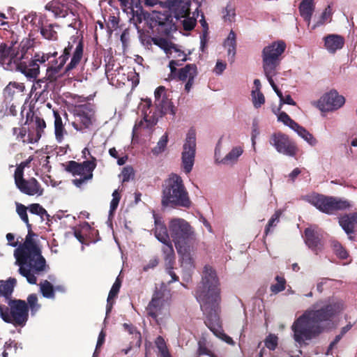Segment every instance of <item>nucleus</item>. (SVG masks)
<instances>
[{
    "mask_svg": "<svg viewBox=\"0 0 357 357\" xmlns=\"http://www.w3.org/2000/svg\"><path fill=\"white\" fill-rule=\"evenodd\" d=\"M162 49L169 58H172L169 63L170 76H173L176 72V67L181 66L180 62L187 61V54L179 47L166 40H160L157 43Z\"/></svg>",
    "mask_w": 357,
    "mask_h": 357,
    "instance_id": "obj_14",
    "label": "nucleus"
},
{
    "mask_svg": "<svg viewBox=\"0 0 357 357\" xmlns=\"http://www.w3.org/2000/svg\"><path fill=\"white\" fill-rule=\"evenodd\" d=\"M30 213L40 217L42 220H49V214L47 211L39 204H31L28 206Z\"/></svg>",
    "mask_w": 357,
    "mask_h": 357,
    "instance_id": "obj_41",
    "label": "nucleus"
},
{
    "mask_svg": "<svg viewBox=\"0 0 357 357\" xmlns=\"http://www.w3.org/2000/svg\"><path fill=\"white\" fill-rule=\"evenodd\" d=\"M121 199V194L119 190H115L112 193V199L110 202L109 214L112 215L117 208L119 201Z\"/></svg>",
    "mask_w": 357,
    "mask_h": 357,
    "instance_id": "obj_53",
    "label": "nucleus"
},
{
    "mask_svg": "<svg viewBox=\"0 0 357 357\" xmlns=\"http://www.w3.org/2000/svg\"><path fill=\"white\" fill-rule=\"evenodd\" d=\"M225 68L226 63L221 61H218L214 68V72L217 75H221L222 72L225 70Z\"/></svg>",
    "mask_w": 357,
    "mask_h": 357,
    "instance_id": "obj_62",
    "label": "nucleus"
},
{
    "mask_svg": "<svg viewBox=\"0 0 357 357\" xmlns=\"http://www.w3.org/2000/svg\"><path fill=\"white\" fill-rule=\"evenodd\" d=\"M168 141V135L165 133L158 141L157 146L152 150V152L155 155H158L163 152L167 146Z\"/></svg>",
    "mask_w": 357,
    "mask_h": 357,
    "instance_id": "obj_47",
    "label": "nucleus"
},
{
    "mask_svg": "<svg viewBox=\"0 0 357 357\" xmlns=\"http://www.w3.org/2000/svg\"><path fill=\"white\" fill-rule=\"evenodd\" d=\"M97 233V231L91 229V226L88 222H84L81 225L80 230H75L74 231L75 237L78 241L82 245H89L90 243H96V241L91 239V235H94Z\"/></svg>",
    "mask_w": 357,
    "mask_h": 357,
    "instance_id": "obj_23",
    "label": "nucleus"
},
{
    "mask_svg": "<svg viewBox=\"0 0 357 357\" xmlns=\"http://www.w3.org/2000/svg\"><path fill=\"white\" fill-rule=\"evenodd\" d=\"M332 15V10L331 8L328 6L325 8L324 12L322 13L319 20L317 22V26H319L324 23L328 22L331 20Z\"/></svg>",
    "mask_w": 357,
    "mask_h": 357,
    "instance_id": "obj_55",
    "label": "nucleus"
},
{
    "mask_svg": "<svg viewBox=\"0 0 357 357\" xmlns=\"http://www.w3.org/2000/svg\"><path fill=\"white\" fill-rule=\"evenodd\" d=\"M264 344L266 348L273 351L277 348L278 346V337L273 334H269L268 337L264 340Z\"/></svg>",
    "mask_w": 357,
    "mask_h": 357,
    "instance_id": "obj_57",
    "label": "nucleus"
},
{
    "mask_svg": "<svg viewBox=\"0 0 357 357\" xmlns=\"http://www.w3.org/2000/svg\"><path fill=\"white\" fill-rule=\"evenodd\" d=\"M28 310H30L31 314H35L40 308V305L38 303V296L36 294H31L27 297Z\"/></svg>",
    "mask_w": 357,
    "mask_h": 357,
    "instance_id": "obj_43",
    "label": "nucleus"
},
{
    "mask_svg": "<svg viewBox=\"0 0 357 357\" xmlns=\"http://www.w3.org/2000/svg\"><path fill=\"white\" fill-rule=\"evenodd\" d=\"M57 25L49 24L41 28L40 33L42 36L48 40H56L57 38Z\"/></svg>",
    "mask_w": 357,
    "mask_h": 357,
    "instance_id": "obj_40",
    "label": "nucleus"
},
{
    "mask_svg": "<svg viewBox=\"0 0 357 357\" xmlns=\"http://www.w3.org/2000/svg\"><path fill=\"white\" fill-rule=\"evenodd\" d=\"M154 220V234L155 238L165 245L188 244L193 242L197 237L194 228L185 219L174 218L168 222V229L161 215L152 212Z\"/></svg>",
    "mask_w": 357,
    "mask_h": 357,
    "instance_id": "obj_3",
    "label": "nucleus"
},
{
    "mask_svg": "<svg viewBox=\"0 0 357 357\" xmlns=\"http://www.w3.org/2000/svg\"><path fill=\"white\" fill-rule=\"evenodd\" d=\"M243 151L244 147L243 145L234 146L222 158L221 162L225 165H234L237 162L239 157L243 154Z\"/></svg>",
    "mask_w": 357,
    "mask_h": 357,
    "instance_id": "obj_29",
    "label": "nucleus"
},
{
    "mask_svg": "<svg viewBox=\"0 0 357 357\" xmlns=\"http://www.w3.org/2000/svg\"><path fill=\"white\" fill-rule=\"evenodd\" d=\"M270 85L280 98V107L281 108L283 104H287L290 105H296V102L291 98L290 95L283 96L282 93L279 90L276 84H275L273 79L268 80Z\"/></svg>",
    "mask_w": 357,
    "mask_h": 357,
    "instance_id": "obj_35",
    "label": "nucleus"
},
{
    "mask_svg": "<svg viewBox=\"0 0 357 357\" xmlns=\"http://www.w3.org/2000/svg\"><path fill=\"white\" fill-rule=\"evenodd\" d=\"M345 103V98L335 90L324 93L316 105L322 112L335 111L341 108Z\"/></svg>",
    "mask_w": 357,
    "mask_h": 357,
    "instance_id": "obj_16",
    "label": "nucleus"
},
{
    "mask_svg": "<svg viewBox=\"0 0 357 357\" xmlns=\"http://www.w3.org/2000/svg\"><path fill=\"white\" fill-rule=\"evenodd\" d=\"M73 50V57L69 64L66 66V70L68 71L75 68L78 63L80 62L83 55V43L82 40L76 37H73L66 47L63 50V54L59 58V64L57 66H50L47 68V75L49 79H52L54 78L56 74H57L60 69L63 66L68 60L70 52Z\"/></svg>",
    "mask_w": 357,
    "mask_h": 357,
    "instance_id": "obj_7",
    "label": "nucleus"
},
{
    "mask_svg": "<svg viewBox=\"0 0 357 357\" xmlns=\"http://www.w3.org/2000/svg\"><path fill=\"white\" fill-rule=\"evenodd\" d=\"M236 34L233 31H231L224 42V47L227 51L229 58L233 59L236 54Z\"/></svg>",
    "mask_w": 357,
    "mask_h": 357,
    "instance_id": "obj_34",
    "label": "nucleus"
},
{
    "mask_svg": "<svg viewBox=\"0 0 357 357\" xmlns=\"http://www.w3.org/2000/svg\"><path fill=\"white\" fill-rule=\"evenodd\" d=\"M156 347L158 350H166L167 349V345L165 344V340L163 337L159 336L155 340Z\"/></svg>",
    "mask_w": 357,
    "mask_h": 357,
    "instance_id": "obj_63",
    "label": "nucleus"
},
{
    "mask_svg": "<svg viewBox=\"0 0 357 357\" xmlns=\"http://www.w3.org/2000/svg\"><path fill=\"white\" fill-rule=\"evenodd\" d=\"M54 133L56 139L58 142L61 143L63 139L64 135L66 134L65 129L63 126L62 119L59 114L54 112Z\"/></svg>",
    "mask_w": 357,
    "mask_h": 357,
    "instance_id": "obj_36",
    "label": "nucleus"
},
{
    "mask_svg": "<svg viewBox=\"0 0 357 357\" xmlns=\"http://www.w3.org/2000/svg\"><path fill=\"white\" fill-rule=\"evenodd\" d=\"M220 283L216 271L208 264L204 266L202 279L195 289V298L206 316L205 324L213 331L219 325Z\"/></svg>",
    "mask_w": 357,
    "mask_h": 357,
    "instance_id": "obj_1",
    "label": "nucleus"
},
{
    "mask_svg": "<svg viewBox=\"0 0 357 357\" xmlns=\"http://www.w3.org/2000/svg\"><path fill=\"white\" fill-rule=\"evenodd\" d=\"M40 288L43 297L47 298H53L54 297V287L50 282L47 280L43 281V282L40 284Z\"/></svg>",
    "mask_w": 357,
    "mask_h": 357,
    "instance_id": "obj_42",
    "label": "nucleus"
},
{
    "mask_svg": "<svg viewBox=\"0 0 357 357\" xmlns=\"http://www.w3.org/2000/svg\"><path fill=\"white\" fill-rule=\"evenodd\" d=\"M318 238L317 232L312 228H307L305 230V241L309 245L317 243Z\"/></svg>",
    "mask_w": 357,
    "mask_h": 357,
    "instance_id": "obj_49",
    "label": "nucleus"
},
{
    "mask_svg": "<svg viewBox=\"0 0 357 357\" xmlns=\"http://www.w3.org/2000/svg\"><path fill=\"white\" fill-rule=\"evenodd\" d=\"M280 107L278 108L277 109L273 108L272 110L273 113L277 116L278 121L283 123L285 126L289 127L292 130L294 126H296L297 123L292 120L287 113L280 112Z\"/></svg>",
    "mask_w": 357,
    "mask_h": 357,
    "instance_id": "obj_37",
    "label": "nucleus"
},
{
    "mask_svg": "<svg viewBox=\"0 0 357 357\" xmlns=\"http://www.w3.org/2000/svg\"><path fill=\"white\" fill-rule=\"evenodd\" d=\"M143 119L140 120V121L136 123L133 128V136L138 135V130L141 128H149L152 127L153 125H155L157 122V119L155 118V116H150L149 114H148L146 112H143Z\"/></svg>",
    "mask_w": 357,
    "mask_h": 357,
    "instance_id": "obj_30",
    "label": "nucleus"
},
{
    "mask_svg": "<svg viewBox=\"0 0 357 357\" xmlns=\"http://www.w3.org/2000/svg\"><path fill=\"white\" fill-rule=\"evenodd\" d=\"M176 249L183 268V280L188 282L191 280V275L195 268L193 260V247H176Z\"/></svg>",
    "mask_w": 357,
    "mask_h": 357,
    "instance_id": "obj_17",
    "label": "nucleus"
},
{
    "mask_svg": "<svg viewBox=\"0 0 357 357\" xmlns=\"http://www.w3.org/2000/svg\"><path fill=\"white\" fill-rule=\"evenodd\" d=\"M27 209H28V207H26L24 205L20 204V203H16L17 213L20 217L24 223H26V225L27 226H29V218H28L27 212H26Z\"/></svg>",
    "mask_w": 357,
    "mask_h": 357,
    "instance_id": "obj_51",
    "label": "nucleus"
},
{
    "mask_svg": "<svg viewBox=\"0 0 357 357\" xmlns=\"http://www.w3.org/2000/svg\"><path fill=\"white\" fill-rule=\"evenodd\" d=\"M17 188L24 194L29 196H40L43 193V189L34 178L29 180L24 179L23 176L14 177Z\"/></svg>",
    "mask_w": 357,
    "mask_h": 357,
    "instance_id": "obj_20",
    "label": "nucleus"
},
{
    "mask_svg": "<svg viewBox=\"0 0 357 357\" xmlns=\"http://www.w3.org/2000/svg\"><path fill=\"white\" fill-rule=\"evenodd\" d=\"M95 121L94 110L89 106L82 105L76 109L75 121L73 126L78 131L86 132L93 128Z\"/></svg>",
    "mask_w": 357,
    "mask_h": 357,
    "instance_id": "obj_15",
    "label": "nucleus"
},
{
    "mask_svg": "<svg viewBox=\"0 0 357 357\" xmlns=\"http://www.w3.org/2000/svg\"><path fill=\"white\" fill-rule=\"evenodd\" d=\"M40 247H17L14 251L16 264L19 265V273L26 278L30 284H36L35 274L43 271L45 259L41 255Z\"/></svg>",
    "mask_w": 357,
    "mask_h": 357,
    "instance_id": "obj_4",
    "label": "nucleus"
},
{
    "mask_svg": "<svg viewBox=\"0 0 357 357\" xmlns=\"http://www.w3.org/2000/svg\"><path fill=\"white\" fill-rule=\"evenodd\" d=\"M36 20V16L35 14H29L25 15L22 20V26L28 25L29 24H33Z\"/></svg>",
    "mask_w": 357,
    "mask_h": 357,
    "instance_id": "obj_60",
    "label": "nucleus"
},
{
    "mask_svg": "<svg viewBox=\"0 0 357 357\" xmlns=\"http://www.w3.org/2000/svg\"><path fill=\"white\" fill-rule=\"evenodd\" d=\"M33 158L29 157L26 160L22 162L16 168L14 177L23 176L24 169L32 161Z\"/></svg>",
    "mask_w": 357,
    "mask_h": 357,
    "instance_id": "obj_58",
    "label": "nucleus"
},
{
    "mask_svg": "<svg viewBox=\"0 0 357 357\" xmlns=\"http://www.w3.org/2000/svg\"><path fill=\"white\" fill-rule=\"evenodd\" d=\"M165 6L175 14V17H183L189 12L190 3H184L182 0H167Z\"/></svg>",
    "mask_w": 357,
    "mask_h": 357,
    "instance_id": "obj_27",
    "label": "nucleus"
},
{
    "mask_svg": "<svg viewBox=\"0 0 357 357\" xmlns=\"http://www.w3.org/2000/svg\"><path fill=\"white\" fill-rule=\"evenodd\" d=\"M223 19L225 22L229 23L232 22L235 20L236 12L234 8L231 5L228 4L224 10L222 11Z\"/></svg>",
    "mask_w": 357,
    "mask_h": 357,
    "instance_id": "obj_48",
    "label": "nucleus"
},
{
    "mask_svg": "<svg viewBox=\"0 0 357 357\" xmlns=\"http://www.w3.org/2000/svg\"><path fill=\"white\" fill-rule=\"evenodd\" d=\"M324 47L331 54L341 50L344 45V39L337 34H329L324 38Z\"/></svg>",
    "mask_w": 357,
    "mask_h": 357,
    "instance_id": "obj_26",
    "label": "nucleus"
},
{
    "mask_svg": "<svg viewBox=\"0 0 357 357\" xmlns=\"http://www.w3.org/2000/svg\"><path fill=\"white\" fill-rule=\"evenodd\" d=\"M162 205L163 206H181L189 208L191 205L188 192L183 179L176 174H172L163 185Z\"/></svg>",
    "mask_w": 357,
    "mask_h": 357,
    "instance_id": "obj_5",
    "label": "nucleus"
},
{
    "mask_svg": "<svg viewBox=\"0 0 357 357\" xmlns=\"http://www.w3.org/2000/svg\"><path fill=\"white\" fill-rule=\"evenodd\" d=\"M252 101L254 107L257 109L261 107L265 102V97L261 91H252Z\"/></svg>",
    "mask_w": 357,
    "mask_h": 357,
    "instance_id": "obj_46",
    "label": "nucleus"
},
{
    "mask_svg": "<svg viewBox=\"0 0 357 357\" xmlns=\"http://www.w3.org/2000/svg\"><path fill=\"white\" fill-rule=\"evenodd\" d=\"M165 255V266H166L167 273L172 277V280L169 282H174L179 280V278L175 274L173 271V266L175 263L174 250L173 247H164L163 249Z\"/></svg>",
    "mask_w": 357,
    "mask_h": 357,
    "instance_id": "obj_25",
    "label": "nucleus"
},
{
    "mask_svg": "<svg viewBox=\"0 0 357 357\" xmlns=\"http://www.w3.org/2000/svg\"><path fill=\"white\" fill-rule=\"evenodd\" d=\"M121 287V280L119 278H116V281H114L113 286H112L110 291H109L108 298L109 300H112L117 296L118 293L119 292Z\"/></svg>",
    "mask_w": 357,
    "mask_h": 357,
    "instance_id": "obj_56",
    "label": "nucleus"
},
{
    "mask_svg": "<svg viewBox=\"0 0 357 357\" xmlns=\"http://www.w3.org/2000/svg\"><path fill=\"white\" fill-rule=\"evenodd\" d=\"M284 211V209H277L269 219L265 228V233L268 234L271 232L280 222V218Z\"/></svg>",
    "mask_w": 357,
    "mask_h": 357,
    "instance_id": "obj_38",
    "label": "nucleus"
},
{
    "mask_svg": "<svg viewBox=\"0 0 357 357\" xmlns=\"http://www.w3.org/2000/svg\"><path fill=\"white\" fill-rule=\"evenodd\" d=\"M123 328L125 331L129 333L130 335H132V337L135 338L137 342H135V345L139 347L141 344V334L140 332L137 331L136 327L132 324H128L125 323L123 324Z\"/></svg>",
    "mask_w": 357,
    "mask_h": 357,
    "instance_id": "obj_44",
    "label": "nucleus"
},
{
    "mask_svg": "<svg viewBox=\"0 0 357 357\" xmlns=\"http://www.w3.org/2000/svg\"><path fill=\"white\" fill-rule=\"evenodd\" d=\"M24 90V86L22 83L10 82L5 89V91L9 94L17 92H22Z\"/></svg>",
    "mask_w": 357,
    "mask_h": 357,
    "instance_id": "obj_54",
    "label": "nucleus"
},
{
    "mask_svg": "<svg viewBox=\"0 0 357 357\" xmlns=\"http://www.w3.org/2000/svg\"><path fill=\"white\" fill-rule=\"evenodd\" d=\"M119 176H120L122 182H123V183L128 182L130 180L132 179L134 177V170H133L132 167H131L130 166L125 167L123 169Z\"/></svg>",
    "mask_w": 357,
    "mask_h": 357,
    "instance_id": "obj_52",
    "label": "nucleus"
},
{
    "mask_svg": "<svg viewBox=\"0 0 357 357\" xmlns=\"http://www.w3.org/2000/svg\"><path fill=\"white\" fill-rule=\"evenodd\" d=\"M29 317L28 305L22 299H8L7 306L0 304V318L16 327H23Z\"/></svg>",
    "mask_w": 357,
    "mask_h": 357,
    "instance_id": "obj_6",
    "label": "nucleus"
},
{
    "mask_svg": "<svg viewBox=\"0 0 357 357\" xmlns=\"http://www.w3.org/2000/svg\"><path fill=\"white\" fill-rule=\"evenodd\" d=\"M19 63L16 58L13 57V53L2 46L0 47V66L6 70H17Z\"/></svg>",
    "mask_w": 357,
    "mask_h": 357,
    "instance_id": "obj_24",
    "label": "nucleus"
},
{
    "mask_svg": "<svg viewBox=\"0 0 357 357\" xmlns=\"http://www.w3.org/2000/svg\"><path fill=\"white\" fill-rule=\"evenodd\" d=\"M339 223L343 230L348 235L349 238L353 239L354 227L357 225V212L340 217Z\"/></svg>",
    "mask_w": 357,
    "mask_h": 357,
    "instance_id": "obj_28",
    "label": "nucleus"
},
{
    "mask_svg": "<svg viewBox=\"0 0 357 357\" xmlns=\"http://www.w3.org/2000/svg\"><path fill=\"white\" fill-rule=\"evenodd\" d=\"M302 199L320 211L328 214L333 213L338 210L347 209L352 206V204L347 199L326 197L315 193L303 196Z\"/></svg>",
    "mask_w": 357,
    "mask_h": 357,
    "instance_id": "obj_9",
    "label": "nucleus"
},
{
    "mask_svg": "<svg viewBox=\"0 0 357 357\" xmlns=\"http://www.w3.org/2000/svg\"><path fill=\"white\" fill-rule=\"evenodd\" d=\"M79 4L75 0H63L61 3H56L53 6L52 12L57 17H65L69 13L75 15L77 13L76 7Z\"/></svg>",
    "mask_w": 357,
    "mask_h": 357,
    "instance_id": "obj_22",
    "label": "nucleus"
},
{
    "mask_svg": "<svg viewBox=\"0 0 357 357\" xmlns=\"http://www.w3.org/2000/svg\"><path fill=\"white\" fill-rule=\"evenodd\" d=\"M96 167V159L95 157H91V160H85L82 163L70 161L66 169L74 176H79V178L74 179L73 183L77 187H81L86 181L93 178V172Z\"/></svg>",
    "mask_w": 357,
    "mask_h": 357,
    "instance_id": "obj_10",
    "label": "nucleus"
},
{
    "mask_svg": "<svg viewBox=\"0 0 357 357\" xmlns=\"http://www.w3.org/2000/svg\"><path fill=\"white\" fill-rule=\"evenodd\" d=\"M344 336L343 334H340L338 335H337L336 337H335L334 340H333V341L331 342V343H330L329 346H328V349H327V354H328L330 353V351L333 349V348L334 347H335L338 342H340V340L342 338V337Z\"/></svg>",
    "mask_w": 357,
    "mask_h": 357,
    "instance_id": "obj_64",
    "label": "nucleus"
},
{
    "mask_svg": "<svg viewBox=\"0 0 357 357\" xmlns=\"http://www.w3.org/2000/svg\"><path fill=\"white\" fill-rule=\"evenodd\" d=\"M198 356H208L209 357H216V355L212 353L206 346L205 344L199 342L198 343Z\"/></svg>",
    "mask_w": 357,
    "mask_h": 357,
    "instance_id": "obj_59",
    "label": "nucleus"
},
{
    "mask_svg": "<svg viewBox=\"0 0 357 357\" xmlns=\"http://www.w3.org/2000/svg\"><path fill=\"white\" fill-rule=\"evenodd\" d=\"M36 135L34 137V139L29 140V142L31 144L37 142L41 137V132L46 127V124L44 120L37 118L36 119Z\"/></svg>",
    "mask_w": 357,
    "mask_h": 357,
    "instance_id": "obj_50",
    "label": "nucleus"
},
{
    "mask_svg": "<svg viewBox=\"0 0 357 357\" xmlns=\"http://www.w3.org/2000/svg\"><path fill=\"white\" fill-rule=\"evenodd\" d=\"M170 17L171 15L169 13H162L157 11H153L151 17V20L160 26H166L170 24Z\"/></svg>",
    "mask_w": 357,
    "mask_h": 357,
    "instance_id": "obj_39",
    "label": "nucleus"
},
{
    "mask_svg": "<svg viewBox=\"0 0 357 357\" xmlns=\"http://www.w3.org/2000/svg\"><path fill=\"white\" fill-rule=\"evenodd\" d=\"M154 96L155 107L162 114H169L172 116L175 114V107L167 97L164 86H158L155 91Z\"/></svg>",
    "mask_w": 357,
    "mask_h": 357,
    "instance_id": "obj_19",
    "label": "nucleus"
},
{
    "mask_svg": "<svg viewBox=\"0 0 357 357\" xmlns=\"http://www.w3.org/2000/svg\"><path fill=\"white\" fill-rule=\"evenodd\" d=\"M275 280H276L277 283L272 284L271 286V290L272 293L277 294L282 292L284 290L285 279L283 277L277 275L276 278H275Z\"/></svg>",
    "mask_w": 357,
    "mask_h": 357,
    "instance_id": "obj_45",
    "label": "nucleus"
},
{
    "mask_svg": "<svg viewBox=\"0 0 357 357\" xmlns=\"http://www.w3.org/2000/svg\"><path fill=\"white\" fill-rule=\"evenodd\" d=\"M343 309L342 301H331L317 310H306L291 326L296 342L301 343L321 334L322 328L319 324L332 321Z\"/></svg>",
    "mask_w": 357,
    "mask_h": 357,
    "instance_id": "obj_2",
    "label": "nucleus"
},
{
    "mask_svg": "<svg viewBox=\"0 0 357 357\" xmlns=\"http://www.w3.org/2000/svg\"><path fill=\"white\" fill-rule=\"evenodd\" d=\"M286 50L283 40L275 41L266 46L262 51V63L264 74L268 80L273 79L279 66L282 54Z\"/></svg>",
    "mask_w": 357,
    "mask_h": 357,
    "instance_id": "obj_8",
    "label": "nucleus"
},
{
    "mask_svg": "<svg viewBox=\"0 0 357 357\" xmlns=\"http://www.w3.org/2000/svg\"><path fill=\"white\" fill-rule=\"evenodd\" d=\"M147 315L154 319L159 324V319L167 317L169 315V303L165 299V293L156 290L151 297L150 303L146 307Z\"/></svg>",
    "mask_w": 357,
    "mask_h": 357,
    "instance_id": "obj_12",
    "label": "nucleus"
},
{
    "mask_svg": "<svg viewBox=\"0 0 357 357\" xmlns=\"http://www.w3.org/2000/svg\"><path fill=\"white\" fill-rule=\"evenodd\" d=\"M270 144L275 148L278 152L288 156L295 155L297 151L295 144L289 139L287 135L281 132L272 135Z\"/></svg>",
    "mask_w": 357,
    "mask_h": 357,
    "instance_id": "obj_18",
    "label": "nucleus"
},
{
    "mask_svg": "<svg viewBox=\"0 0 357 357\" xmlns=\"http://www.w3.org/2000/svg\"><path fill=\"white\" fill-rule=\"evenodd\" d=\"M314 10V0H303L299 6L301 15L310 23Z\"/></svg>",
    "mask_w": 357,
    "mask_h": 357,
    "instance_id": "obj_33",
    "label": "nucleus"
},
{
    "mask_svg": "<svg viewBox=\"0 0 357 357\" xmlns=\"http://www.w3.org/2000/svg\"><path fill=\"white\" fill-rule=\"evenodd\" d=\"M16 284L17 280L14 278H9L7 281L0 280V296H4L7 300L12 299L10 296Z\"/></svg>",
    "mask_w": 357,
    "mask_h": 357,
    "instance_id": "obj_31",
    "label": "nucleus"
},
{
    "mask_svg": "<svg viewBox=\"0 0 357 357\" xmlns=\"http://www.w3.org/2000/svg\"><path fill=\"white\" fill-rule=\"evenodd\" d=\"M176 75L178 80L185 82L184 90L186 93H189L192 88L194 81L197 75V66L195 64H188L185 67L180 68L177 74H175L172 77Z\"/></svg>",
    "mask_w": 357,
    "mask_h": 357,
    "instance_id": "obj_21",
    "label": "nucleus"
},
{
    "mask_svg": "<svg viewBox=\"0 0 357 357\" xmlns=\"http://www.w3.org/2000/svg\"><path fill=\"white\" fill-rule=\"evenodd\" d=\"M56 52L47 54H37L28 62H20L17 70L22 73L29 80L34 81L40 73V65L45 63L50 57H55Z\"/></svg>",
    "mask_w": 357,
    "mask_h": 357,
    "instance_id": "obj_13",
    "label": "nucleus"
},
{
    "mask_svg": "<svg viewBox=\"0 0 357 357\" xmlns=\"http://www.w3.org/2000/svg\"><path fill=\"white\" fill-rule=\"evenodd\" d=\"M337 249L335 250L337 257L340 259H346L348 257V252L346 251L345 248L344 247H336Z\"/></svg>",
    "mask_w": 357,
    "mask_h": 357,
    "instance_id": "obj_61",
    "label": "nucleus"
},
{
    "mask_svg": "<svg viewBox=\"0 0 357 357\" xmlns=\"http://www.w3.org/2000/svg\"><path fill=\"white\" fill-rule=\"evenodd\" d=\"M292 130L294 132H296L299 137H301L310 146H314L317 144V139L305 128L301 126L298 123L296 125V126H294V128Z\"/></svg>",
    "mask_w": 357,
    "mask_h": 357,
    "instance_id": "obj_32",
    "label": "nucleus"
},
{
    "mask_svg": "<svg viewBox=\"0 0 357 357\" xmlns=\"http://www.w3.org/2000/svg\"><path fill=\"white\" fill-rule=\"evenodd\" d=\"M196 155V133L190 129L186 134L181 151V169L185 174H190L195 164Z\"/></svg>",
    "mask_w": 357,
    "mask_h": 357,
    "instance_id": "obj_11",
    "label": "nucleus"
}]
</instances>
